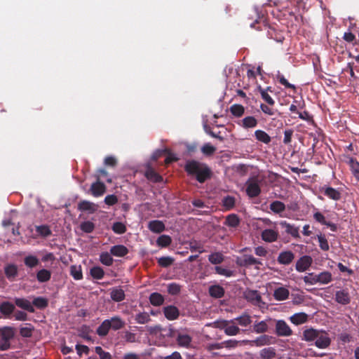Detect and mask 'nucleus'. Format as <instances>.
Listing matches in <instances>:
<instances>
[{
  "label": "nucleus",
  "mask_w": 359,
  "mask_h": 359,
  "mask_svg": "<svg viewBox=\"0 0 359 359\" xmlns=\"http://www.w3.org/2000/svg\"><path fill=\"white\" fill-rule=\"evenodd\" d=\"M255 136L257 140L266 144H269L271 141V137L262 130H255Z\"/></svg>",
  "instance_id": "34"
},
{
  "label": "nucleus",
  "mask_w": 359,
  "mask_h": 359,
  "mask_svg": "<svg viewBox=\"0 0 359 359\" xmlns=\"http://www.w3.org/2000/svg\"><path fill=\"white\" fill-rule=\"evenodd\" d=\"M148 229L154 233H160L165 230V226L162 221L152 220L149 222Z\"/></svg>",
  "instance_id": "22"
},
{
  "label": "nucleus",
  "mask_w": 359,
  "mask_h": 359,
  "mask_svg": "<svg viewBox=\"0 0 359 359\" xmlns=\"http://www.w3.org/2000/svg\"><path fill=\"white\" fill-rule=\"evenodd\" d=\"M240 224V219L236 214L229 215L225 219L224 224L230 227H236Z\"/></svg>",
  "instance_id": "42"
},
{
  "label": "nucleus",
  "mask_w": 359,
  "mask_h": 359,
  "mask_svg": "<svg viewBox=\"0 0 359 359\" xmlns=\"http://www.w3.org/2000/svg\"><path fill=\"white\" fill-rule=\"evenodd\" d=\"M163 313L165 317L169 320H175L180 316V311L172 305L167 306L163 308Z\"/></svg>",
  "instance_id": "11"
},
{
  "label": "nucleus",
  "mask_w": 359,
  "mask_h": 359,
  "mask_svg": "<svg viewBox=\"0 0 359 359\" xmlns=\"http://www.w3.org/2000/svg\"><path fill=\"white\" fill-rule=\"evenodd\" d=\"M276 323L275 333L278 337H290L292 330L284 320H273Z\"/></svg>",
  "instance_id": "5"
},
{
  "label": "nucleus",
  "mask_w": 359,
  "mask_h": 359,
  "mask_svg": "<svg viewBox=\"0 0 359 359\" xmlns=\"http://www.w3.org/2000/svg\"><path fill=\"white\" fill-rule=\"evenodd\" d=\"M312 262L313 259L310 256L304 255L297 261L295 269L298 272H304L309 269Z\"/></svg>",
  "instance_id": "6"
},
{
  "label": "nucleus",
  "mask_w": 359,
  "mask_h": 359,
  "mask_svg": "<svg viewBox=\"0 0 359 359\" xmlns=\"http://www.w3.org/2000/svg\"><path fill=\"white\" fill-rule=\"evenodd\" d=\"M95 351L100 356V359H112L111 353L104 351L101 346H95Z\"/></svg>",
  "instance_id": "63"
},
{
  "label": "nucleus",
  "mask_w": 359,
  "mask_h": 359,
  "mask_svg": "<svg viewBox=\"0 0 359 359\" xmlns=\"http://www.w3.org/2000/svg\"><path fill=\"white\" fill-rule=\"evenodd\" d=\"M257 123L258 121L254 116H249L242 119L239 125L241 126L243 128L248 129L256 127L257 126Z\"/></svg>",
  "instance_id": "28"
},
{
  "label": "nucleus",
  "mask_w": 359,
  "mask_h": 359,
  "mask_svg": "<svg viewBox=\"0 0 359 359\" xmlns=\"http://www.w3.org/2000/svg\"><path fill=\"white\" fill-rule=\"evenodd\" d=\"M4 273L6 278L9 280L13 281L18 275V267L13 264H8L4 268Z\"/></svg>",
  "instance_id": "26"
},
{
  "label": "nucleus",
  "mask_w": 359,
  "mask_h": 359,
  "mask_svg": "<svg viewBox=\"0 0 359 359\" xmlns=\"http://www.w3.org/2000/svg\"><path fill=\"white\" fill-rule=\"evenodd\" d=\"M271 339V337L270 336L263 334V335L258 337L255 339L251 341L250 344L252 346L255 345L256 346H262L268 345L271 343V341H270Z\"/></svg>",
  "instance_id": "30"
},
{
  "label": "nucleus",
  "mask_w": 359,
  "mask_h": 359,
  "mask_svg": "<svg viewBox=\"0 0 359 359\" xmlns=\"http://www.w3.org/2000/svg\"><path fill=\"white\" fill-rule=\"evenodd\" d=\"M15 337V329L4 326L0 328V351H7L11 348V341Z\"/></svg>",
  "instance_id": "3"
},
{
  "label": "nucleus",
  "mask_w": 359,
  "mask_h": 359,
  "mask_svg": "<svg viewBox=\"0 0 359 359\" xmlns=\"http://www.w3.org/2000/svg\"><path fill=\"white\" fill-rule=\"evenodd\" d=\"M317 283L326 285L332 281V275L330 271H324L316 274Z\"/></svg>",
  "instance_id": "25"
},
{
  "label": "nucleus",
  "mask_w": 359,
  "mask_h": 359,
  "mask_svg": "<svg viewBox=\"0 0 359 359\" xmlns=\"http://www.w3.org/2000/svg\"><path fill=\"white\" fill-rule=\"evenodd\" d=\"M184 170L188 175L194 176L200 183H204L212 177V170L209 166L196 160L187 161L184 165Z\"/></svg>",
  "instance_id": "1"
},
{
  "label": "nucleus",
  "mask_w": 359,
  "mask_h": 359,
  "mask_svg": "<svg viewBox=\"0 0 359 359\" xmlns=\"http://www.w3.org/2000/svg\"><path fill=\"white\" fill-rule=\"evenodd\" d=\"M331 340L328 337V334L320 330L318 338L315 341V345L319 348H325L330 345Z\"/></svg>",
  "instance_id": "9"
},
{
  "label": "nucleus",
  "mask_w": 359,
  "mask_h": 359,
  "mask_svg": "<svg viewBox=\"0 0 359 359\" xmlns=\"http://www.w3.org/2000/svg\"><path fill=\"white\" fill-rule=\"evenodd\" d=\"M110 297L114 302H122L126 298L125 292L119 287H113L111 289Z\"/></svg>",
  "instance_id": "18"
},
{
  "label": "nucleus",
  "mask_w": 359,
  "mask_h": 359,
  "mask_svg": "<svg viewBox=\"0 0 359 359\" xmlns=\"http://www.w3.org/2000/svg\"><path fill=\"white\" fill-rule=\"evenodd\" d=\"M145 177L152 182H161L163 181V177L157 173L154 168L148 167L145 171Z\"/></svg>",
  "instance_id": "23"
},
{
  "label": "nucleus",
  "mask_w": 359,
  "mask_h": 359,
  "mask_svg": "<svg viewBox=\"0 0 359 359\" xmlns=\"http://www.w3.org/2000/svg\"><path fill=\"white\" fill-rule=\"evenodd\" d=\"M177 341L180 346L188 347L191 341V338L188 334H179L177 337Z\"/></svg>",
  "instance_id": "52"
},
{
  "label": "nucleus",
  "mask_w": 359,
  "mask_h": 359,
  "mask_svg": "<svg viewBox=\"0 0 359 359\" xmlns=\"http://www.w3.org/2000/svg\"><path fill=\"white\" fill-rule=\"evenodd\" d=\"M135 320L137 323L146 324L151 320V318L148 313L142 312L137 313L135 317Z\"/></svg>",
  "instance_id": "55"
},
{
  "label": "nucleus",
  "mask_w": 359,
  "mask_h": 359,
  "mask_svg": "<svg viewBox=\"0 0 359 359\" xmlns=\"http://www.w3.org/2000/svg\"><path fill=\"white\" fill-rule=\"evenodd\" d=\"M294 259V253L290 250H287L281 252L277 258V261L280 264L288 265L292 262Z\"/></svg>",
  "instance_id": "13"
},
{
  "label": "nucleus",
  "mask_w": 359,
  "mask_h": 359,
  "mask_svg": "<svg viewBox=\"0 0 359 359\" xmlns=\"http://www.w3.org/2000/svg\"><path fill=\"white\" fill-rule=\"evenodd\" d=\"M231 113L236 117H241L245 112V108L243 105L234 104L230 107Z\"/></svg>",
  "instance_id": "49"
},
{
  "label": "nucleus",
  "mask_w": 359,
  "mask_h": 359,
  "mask_svg": "<svg viewBox=\"0 0 359 359\" xmlns=\"http://www.w3.org/2000/svg\"><path fill=\"white\" fill-rule=\"evenodd\" d=\"M36 231L37 233L44 238L48 237L52 234V231L49 227V226L43 224L36 226Z\"/></svg>",
  "instance_id": "46"
},
{
  "label": "nucleus",
  "mask_w": 359,
  "mask_h": 359,
  "mask_svg": "<svg viewBox=\"0 0 359 359\" xmlns=\"http://www.w3.org/2000/svg\"><path fill=\"white\" fill-rule=\"evenodd\" d=\"M278 233L273 229H267L262 231V238L269 243H272L278 239Z\"/></svg>",
  "instance_id": "21"
},
{
  "label": "nucleus",
  "mask_w": 359,
  "mask_h": 359,
  "mask_svg": "<svg viewBox=\"0 0 359 359\" xmlns=\"http://www.w3.org/2000/svg\"><path fill=\"white\" fill-rule=\"evenodd\" d=\"M78 208L81 211L94 213L97 210V205L88 201H81L78 204Z\"/></svg>",
  "instance_id": "16"
},
{
  "label": "nucleus",
  "mask_w": 359,
  "mask_h": 359,
  "mask_svg": "<svg viewBox=\"0 0 359 359\" xmlns=\"http://www.w3.org/2000/svg\"><path fill=\"white\" fill-rule=\"evenodd\" d=\"M70 274L76 280L83 278V273L81 265H72L70 266Z\"/></svg>",
  "instance_id": "39"
},
{
  "label": "nucleus",
  "mask_w": 359,
  "mask_h": 359,
  "mask_svg": "<svg viewBox=\"0 0 359 359\" xmlns=\"http://www.w3.org/2000/svg\"><path fill=\"white\" fill-rule=\"evenodd\" d=\"M24 263L26 266L29 268H34L39 265V260L36 256L28 255L25 257Z\"/></svg>",
  "instance_id": "51"
},
{
  "label": "nucleus",
  "mask_w": 359,
  "mask_h": 359,
  "mask_svg": "<svg viewBox=\"0 0 359 359\" xmlns=\"http://www.w3.org/2000/svg\"><path fill=\"white\" fill-rule=\"evenodd\" d=\"M320 331L313 328L306 329L303 331L302 339L307 342L316 341L320 334Z\"/></svg>",
  "instance_id": "17"
},
{
  "label": "nucleus",
  "mask_w": 359,
  "mask_h": 359,
  "mask_svg": "<svg viewBox=\"0 0 359 359\" xmlns=\"http://www.w3.org/2000/svg\"><path fill=\"white\" fill-rule=\"evenodd\" d=\"M215 151L216 148L210 143L205 144L201 148V151L205 156H211L215 152Z\"/></svg>",
  "instance_id": "64"
},
{
  "label": "nucleus",
  "mask_w": 359,
  "mask_h": 359,
  "mask_svg": "<svg viewBox=\"0 0 359 359\" xmlns=\"http://www.w3.org/2000/svg\"><path fill=\"white\" fill-rule=\"evenodd\" d=\"M258 90L261 95L262 98L270 106H273L275 104L274 100L268 94L267 90H264L261 86H259Z\"/></svg>",
  "instance_id": "53"
},
{
  "label": "nucleus",
  "mask_w": 359,
  "mask_h": 359,
  "mask_svg": "<svg viewBox=\"0 0 359 359\" xmlns=\"http://www.w3.org/2000/svg\"><path fill=\"white\" fill-rule=\"evenodd\" d=\"M174 262L175 259L169 256L161 257L157 259L158 265L163 268H168L170 266L173 264Z\"/></svg>",
  "instance_id": "50"
},
{
  "label": "nucleus",
  "mask_w": 359,
  "mask_h": 359,
  "mask_svg": "<svg viewBox=\"0 0 359 359\" xmlns=\"http://www.w3.org/2000/svg\"><path fill=\"white\" fill-rule=\"evenodd\" d=\"M32 305L39 309H44L48 306V300L42 297L34 298Z\"/></svg>",
  "instance_id": "36"
},
{
  "label": "nucleus",
  "mask_w": 359,
  "mask_h": 359,
  "mask_svg": "<svg viewBox=\"0 0 359 359\" xmlns=\"http://www.w3.org/2000/svg\"><path fill=\"white\" fill-rule=\"evenodd\" d=\"M28 326L22 327L20 329V334L22 337L29 338L32 335V332L34 330V327L31 324H27Z\"/></svg>",
  "instance_id": "58"
},
{
  "label": "nucleus",
  "mask_w": 359,
  "mask_h": 359,
  "mask_svg": "<svg viewBox=\"0 0 359 359\" xmlns=\"http://www.w3.org/2000/svg\"><path fill=\"white\" fill-rule=\"evenodd\" d=\"M209 294L214 298H222L224 295V289L219 285H211L209 287Z\"/></svg>",
  "instance_id": "29"
},
{
  "label": "nucleus",
  "mask_w": 359,
  "mask_h": 359,
  "mask_svg": "<svg viewBox=\"0 0 359 359\" xmlns=\"http://www.w3.org/2000/svg\"><path fill=\"white\" fill-rule=\"evenodd\" d=\"M164 301V297L158 292H153L149 296V302L154 306H161Z\"/></svg>",
  "instance_id": "32"
},
{
  "label": "nucleus",
  "mask_w": 359,
  "mask_h": 359,
  "mask_svg": "<svg viewBox=\"0 0 359 359\" xmlns=\"http://www.w3.org/2000/svg\"><path fill=\"white\" fill-rule=\"evenodd\" d=\"M80 227L83 232L90 233L95 229V224L90 221H86L82 222Z\"/></svg>",
  "instance_id": "61"
},
{
  "label": "nucleus",
  "mask_w": 359,
  "mask_h": 359,
  "mask_svg": "<svg viewBox=\"0 0 359 359\" xmlns=\"http://www.w3.org/2000/svg\"><path fill=\"white\" fill-rule=\"evenodd\" d=\"M348 165L353 175L359 182V163L353 158H349Z\"/></svg>",
  "instance_id": "35"
},
{
  "label": "nucleus",
  "mask_w": 359,
  "mask_h": 359,
  "mask_svg": "<svg viewBox=\"0 0 359 359\" xmlns=\"http://www.w3.org/2000/svg\"><path fill=\"white\" fill-rule=\"evenodd\" d=\"M290 320L293 324L298 325L307 321L308 315L305 313H294L290 318Z\"/></svg>",
  "instance_id": "31"
},
{
  "label": "nucleus",
  "mask_w": 359,
  "mask_h": 359,
  "mask_svg": "<svg viewBox=\"0 0 359 359\" xmlns=\"http://www.w3.org/2000/svg\"><path fill=\"white\" fill-rule=\"evenodd\" d=\"M270 210L276 214H280L285 210V205L279 201H275L270 204Z\"/></svg>",
  "instance_id": "41"
},
{
  "label": "nucleus",
  "mask_w": 359,
  "mask_h": 359,
  "mask_svg": "<svg viewBox=\"0 0 359 359\" xmlns=\"http://www.w3.org/2000/svg\"><path fill=\"white\" fill-rule=\"evenodd\" d=\"M15 305L18 307L27 311L29 313H34L35 310L34 306L32 305V303L25 298H15L14 299Z\"/></svg>",
  "instance_id": "15"
},
{
  "label": "nucleus",
  "mask_w": 359,
  "mask_h": 359,
  "mask_svg": "<svg viewBox=\"0 0 359 359\" xmlns=\"http://www.w3.org/2000/svg\"><path fill=\"white\" fill-rule=\"evenodd\" d=\"M320 248L323 251H328L330 245L325 235L319 234L317 236Z\"/></svg>",
  "instance_id": "57"
},
{
  "label": "nucleus",
  "mask_w": 359,
  "mask_h": 359,
  "mask_svg": "<svg viewBox=\"0 0 359 359\" xmlns=\"http://www.w3.org/2000/svg\"><path fill=\"white\" fill-rule=\"evenodd\" d=\"M289 290L283 287H280L274 290L273 297L278 301H283L288 298Z\"/></svg>",
  "instance_id": "27"
},
{
  "label": "nucleus",
  "mask_w": 359,
  "mask_h": 359,
  "mask_svg": "<svg viewBox=\"0 0 359 359\" xmlns=\"http://www.w3.org/2000/svg\"><path fill=\"white\" fill-rule=\"evenodd\" d=\"M182 286L176 283H171L167 285V291L170 295H177L180 293Z\"/></svg>",
  "instance_id": "54"
},
{
  "label": "nucleus",
  "mask_w": 359,
  "mask_h": 359,
  "mask_svg": "<svg viewBox=\"0 0 359 359\" xmlns=\"http://www.w3.org/2000/svg\"><path fill=\"white\" fill-rule=\"evenodd\" d=\"M237 264L241 266L247 267L252 265H261L262 262L252 255H244L241 259L237 260Z\"/></svg>",
  "instance_id": "8"
},
{
  "label": "nucleus",
  "mask_w": 359,
  "mask_h": 359,
  "mask_svg": "<svg viewBox=\"0 0 359 359\" xmlns=\"http://www.w3.org/2000/svg\"><path fill=\"white\" fill-rule=\"evenodd\" d=\"M100 262L105 266H110L113 264L114 259L110 253L103 252L100 255Z\"/></svg>",
  "instance_id": "48"
},
{
  "label": "nucleus",
  "mask_w": 359,
  "mask_h": 359,
  "mask_svg": "<svg viewBox=\"0 0 359 359\" xmlns=\"http://www.w3.org/2000/svg\"><path fill=\"white\" fill-rule=\"evenodd\" d=\"M51 272L47 269H41L36 273V279L40 283H45L50 280Z\"/></svg>",
  "instance_id": "37"
},
{
  "label": "nucleus",
  "mask_w": 359,
  "mask_h": 359,
  "mask_svg": "<svg viewBox=\"0 0 359 359\" xmlns=\"http://www.w3.org/2000/svg\"><path fill=\"white\" fill-rule=\"evenodd\" d=\"M225 323V327H224V332L228 336H234L239 333L240 329L236 325H227V321L224 322Z\"/></svg>",
  "instance_id": "59"
},
{
  "label": "nucleus",
  "mask_w": 359,
  "mask_h": 359,
  "mask_svg": "<svg viewBox=\"0 0 359 359\" xmlns=\"http://www.w3.org/2000/svg\"><path fill=\"white\" fill-rule=\"evenodd\" d=\"M90 276L96 280H101L104 276V271L100 266H93L90 270Z\"/></svg>",
  "instance_id": "44"
},
{
  "label": "nucleus",
  "mask_w": 359,
  "mask_h": 359,
  "mask_svg": "<svg viewBox=\"0 0 359 359\" xmlns=\"http://www.w3.org/2000/svg\"><path fill=\"white\" fill-rule=\"evenodd\" d=\"M276 78L279 83L284 86L286 88H290L294 90L296 89L295 86L293 84L290 83L283 74L278 73L276 75Z\"/></svg>",
  "instance_id": "62"
},
{
  "label": "nucleus",
  "mask_w": 359,
  "mask_h": 359,
  "mask_svg": "<svg viewBox=\"0 0 359 359\" xmlns=\"http://www.w3.org/2000/svg\"><path fill=\"white\" fill-rule=\"evenodd\" d=\"M268 330L269 326L266 320L256 322L253 326V331L257 334L266 332Z\"/></svg>",
  "instance_id": "38"
},
{
  "label": "nucleus",
  "mask_w": 359,
  "mask_h": 359,
  "mask_svg": "<svg viewBox=\"0 0 359 359\" xmlns=\"http://www.w3.org/2000/svg\"><path fill=\"white\" fill-rule=\"evenodd\" d=\"M322 192L325 196L334 201H339L341 197V192L331 187L325 186L322 188Z\"/></svg>",
  "instance_id": "12"
},
{
  "label": "nucleus",
  "mask_w": 359,
  "mask_h": 359,
  "mask_svg": "<svg viewBox=\"0 0 359 359\" xmlns=\"http://www.w3.org/2000/svg\"><path fill=\"white\" fill-rule=\"evenodd\" d=\"M234 321H237L238 325L243 327H246L252 323L251 317L246 313L232 320L231 323H233Z\"/></svg>",
  "instance_id": "45"
},
{
  "label": "nucleus",
  "mask_w": 359,
  "mask_h": 359,
  "mask_svg": "<svg viewBox=\"0 0 359 359\" xmlns=\"http://www.w3.org/2000/svg\"><path fill=\"white\" fill-rule=\"evenodd\" d=\"M280 225L282 228L285 229V231L287 233L291 235L293 238H300L299 227L295 226L294 225H292L287 223L286 221L280 222Z\"/></svg>",
  "instance_id": "14"
},
{
  "label": "nucleus",
  "mask_w": 359,
  "mask_h": 359,
  "mask_svg": "<svg viewBox=\"0 0 359 359\" xmlns=\"http://www.w3.org/2000/svg\"><path fill=\"white\" fill-rule=\"evenodd\" d=\"M110 330V324L109 323V320L106 319L104 321H102V323L97 328L96 333L100 337H105L108 334L109 331Z\"/></svg>",
  "instance_id": "33"
},
{
  "label": "nucleus",
  "mask_w": 359,
  "mask_h": 359,
  "mask_svg": "<svg viewBox=\"0 0 359 359\" xmlns=\"http://www.w3.org/2000/svg\"><path fill=\"white\" fill-rule=\"evenodd\" d=\"M15 310V304L10 302H3L0 304V313L5 318H11V316Z\"/></svg>",
  "instance_id": "10"
},
{
  "label": "nucleus",
  "mask_w": 359,
  "mask_h": 359,
  "mask_svg": "<svg viewBox=\"0 0 359 359\" xmlns=\"http://www.w3.org/2000/svg\"><path fill=\"white\" fill-rule=\"evenodd\" d=\"M243 296L252 305L260 309L264 308L265 303L262 301V296L258 290L248 289L244 292Z\"/></svg>",
  "instance_id": "4"
},
{
  "label": "nucleus",
  "mask_w": 359,
  "mask_h": 359,
  "mask_svg": "<svg viewBox=\"0 0 359 359\" xmlns=\"http://www.w3.org/2000/svg\"><path fill=\"white\" fill-rule=\"evenodd\" d=\"M172 243V238L168 235H161L156 240V244L161 248H167Z\"/></svg>",
  "instance_id": "43"
},
{
  "label": "nucleus",
  "mask_w": 359,
  "mask_h": 359,
  "mask_svg": "<svg viewBox=\"0 0 359 359\" xmlns=\"http://www.w3.org/2000/svg\"><path fill=\"white\" fill-rule=\"evenodd\" d=\"M112 231L117 234H123L127 231L126 225L120 222H116L111 226Z\"/></svg>",
  "instance_id": "56"
},
{
  "label": "nucleus",
  "mask_w": 359,
  "mask_h": 359,
  "mask_svg": "<svg viewBox=\"0 0 359 359\" xmlns=\"http://www.w3.org/2000/svg\"><path fill=\"white\" fill-rule=\"evenodd\" d=\"M259 354L263 359H272L276 356V353L273 347H268L262 349Z\"/></svg>",
  "instance_id": "40"
},
{
  "label": "nucleus",
  "mask_w": 359,
  "mask_h": 359,
  "mask_svg": "<svg viewBox=\"0 0 359 359\" xmlns=\"http://www.w3.org/2000/svg\"><path fill=\"white\" fill-rule=\"evenodd\" d=\"M264 181V177L254 175L248 178L245 182V192L249 198L257 197L261 194V184Z\"/></svg>",
  "instance_id": "2"
},
{
  "label": "nucleus",
  "mask_w": 359,
  "mask_h": 359,
  "mask_svg": "<svg viewBox=\"0 0 359 359\" xmlns=\"http://www.w3.org/2000/svg\"><path fill=\"white\" fill-rule=\"evenodd\" d=\"M224 259V257L222 253L217 252L210 254L208 256L209 262L212 264H221Z\"/></svg>",
  "instance_id": "47"
},
{
  "label": "nucleus",
  "mask_w": 359,
  "mask_h": 359,
  "mask_svg": "<svg viewBox=\"0 0 359 359\" xmlns=\"http://www.w3.org/2000/svg\"><path fill=\"white\" fill-rule=\"evenodd\" d=\"M128 252V249L123 245H114L110 248V254L115 257H124Z\"/></svg>",
  "instance_id": "24"
},
{
  "label": "nucleus",
  "mask_w": 359,
  "mask_h": 359,
  "mask_svg": "<svg viewBox=\"0 0 359 359\" xmlns=\"http://www.w3.org/2000/svg\"><path fill=\"white\" fill-rule=\"evenodd\" d=\"M107 320H109V323L110 324V329L114 331L121 330L126 325L125 321L118 316L111 317V318L107 319Z\"/></svg>",
  "instance_id": "19"
},
{
  "label": "nucleus",
  "mask_w": 359,
  "mask_h": 359,
  "mask_svg": "<svg viewBox=\"0 0 359 359\" xmlns=\"http://www.w3.org/2000/svg\"><path fill=\"white\" fill-rule=\"evenodd\" d=\"M106 191V187L104 183L96 182L91 184L90 191L93 196L97 197L104 194Z\"/></svg>",
  "instance_id": "20"
},
{
  "label": "nucleus",
  "mask_w": 359,
  "mask_h": 359,
  "mask_svg": "<svg viewBox=\"0 0 359 359\" xmlns=\"http://www.w3.org/2000/svg\"><path fill=\"white\" fill-rule=\"evenodd\" d=\"M334 300L339 304L347 305L350 304L351 297L347 288L338 290L335 293Z\"/></svg>",
  "instance_id": "7"
},
{
  "label": "nucleus",
  "mask_w": 359,
  "mask_h": 359,
  "mask_svg": "<svg viewBox=\"0 0 359 359\" xmlns=\"http://www.w3.org/2000/svg\"><path fill=\"white\" fill-rule=\"evenodd\" d=\"M302 279L306 285H313L317 284L316 274L314 273H307Z\"/></svg>",
  "instance_id": "60"
}]
</instances>
